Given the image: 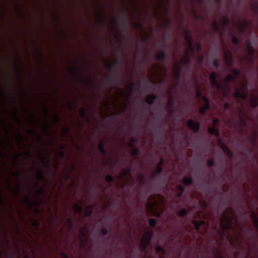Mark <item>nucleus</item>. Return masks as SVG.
<instances>
[{
  "instance_id": "obj_19",
  "label": "nucleus",
  "mask_w": 258,
  "mask_h": 258,
  "mask_svg": "<svg viewBox=\"0 0 258 258\" xmlns=\"http://www.w3.org/2000/svg\"><path fill=\"white\" fill-rule=\"evenodd\" d=\"M174 104H175V100L173 96H171L169 98V101L168 103V107L170 108L171 110V115L173 114V110L174 108Z\"/></svg>"
},
{
  "instance_id": "obj_24",
  "label": "nucleus",
  "mask_w": 258,
  "mask_h": 258,
  "mask_svg": "<svg viewBox=\"0 0 258 258\" xmlns=\"http://www.w3.org/2000/svg\"><path fill=\"white\" fill-rule=\"evenodd\" d=\"M108 232H109V230L107 228H102L100 231V233H99V230L98 229V244L99 243V234H101L102 236H106L108 234ZM98 253H99V245H98Z\"/></svg>"
},
{
  "instance_id": "obj_45",
  "label": "nucleus",
  "mask_w": 258,
  "mask_h": 258,
  "mask_svg": "<svg viewBox=\"0 0 258 258\" xmlns=\"http://www.w3.org/2000/svg\"><path fill=\"white\" fill-rule=\"evenodd\" d=\"M36 178L38 180H42L43 179V174L39 170H38L36 172Z\"/></svg>"
},
{
  "instance_id": "obj_52",
  "label": "nucleus",
  "mask_w": 258,
  "mask_h": 258,
  "mask_svg": "<svg viewBox=\"0 0 258 258\" xmlns=\"http://www.w3.org/2000/svg\"><path fill=\"white\" fill-rule=\"evenodd\" d=\"M222 23H223V25L224 26H227L229 25L230 21L228 18H225L223 19Z\"/></svg>"
},
{
  "instance_id": "obj_25",
  "label": "nucleus",
  "mask_w": 258,
  "mask_h": 258,
  "mask_svg": "<svg viewBox=\"0 0 258 258\" xmlns=\"http://www.w3.org/2000/svg\"><path fill=\"white\" fill-rule=\"evenodd\" d=\"M189 50H187L184 54L185 59L183 60L182 63L183 65H186L187 63L191 62V59L189 57Z\"/></svg>"
},
{
  "instance_id": "obj_48",
  "label": "nucleus",
  "mask_w": 258,
  "mask_h": 258,
  "mask_svg": "<svg viewBox=\"0 0 258 258\" xmlns=\"http://www.w3.org/2000/svg\"><path fill=\"white\" fill-rule=\"evenodd\" d=\"M74 210L75 212L78 213H81V212H82V208L81 207H80L79 206H78L77 204H76L74 206Z\"/></svg>"
},
{
  "instance_id": "obj_60",
  "label": "nucleus",
  "mask_w": 258,
  "mask_h": 258,
  "mask_svg": "<svg viewBox=\"0 0 258 258\" xmlns=\"http://www.w3.org/2000/svg\"><path fill=\"white\" fill-rule=\"evenodd\" d=\"M30 122L32 123V124H34L35 123V117L33 115H31L30 117Z\"/></svg>"
},
{
  "instance_id": "obj_49",
  "label": "nucleus",
  "mask_w": 258,
  "mask_h": 258,
  "mask_svg": "<svg viewBox=\"0 0 258 258\" xmlns=\"http://www.w3.org/2000/svg\"><path fill=\"white\" fill-rule=\"evenodd\" d=\"M190 49L192 51H194V50H195V48H194V44H193V41H192V40L191 39L190 40H189L187 42Z\"/></svg>"
},
{
  "instance_id": "obj_61",
  "label": "nucleus",
  "mask_w": 258,
  "mask_h": 258,
  "mask_svg": "<svg viewBox=\"0 0 258 258\" xmlns=\"http://www.w3.org/2000/svg\"><path fill=\"white\" fill-rule=\"evenodd\" d=\"M27 134L29 135H35L36 134L35 131L33 130H28L26 131Z\"/></svg>"
},
{
  "instance_id": "obj_29",
  "label": "nucleus",
  "mask_w": 258,
  "mask_h": 258,
  "mask_svg": "<svg viewBox=\"0 0 258 258\" xmlns=\"http://www.w3.org/2000/svg\"><path fill=\"white\" fill-rule=\"evenodd\" d=\"M49 126L47 123L45 122L42 124L41 126V130L43 134H46L47 131L49 128Z\"/></svg>"
},
{
  "instance_id": "obj_38",
  "label": "nucleus",
  "mask_w": 258,
  "mask_h": 258,
  "mask_svg": "<svg viewBox=\"0 0 258 258\" xmlns=\"http://www.w3.org/2000/svg\"><path fill=\"white\" fill-rule=\"evenodd\" d=\"M92 212V207L88 206L85 210V214L86 216H90Z\"/></svg>"
},
{
  "instance_id": "obj_5",
  "label": "nucleus",
  "mask_w": 258,
  "mask_h": 258,
  "mask_svg": "<svg viewBox=\"0 0 258 258\" xmlns=\"http://www.w3.org/2000/svg\"><path fill=\"white\" fill-rule=\"evenodd\" d=\"M187 125L189 128L195 133H198L200 129L201 124L199 121H195L192 119H189L187 122Z\"/></svg>"
},
{
  "instance_id": "obj_36",
  "label": "nucleus",
  "mask_w": 258,
  "mask_h": 258,
  "mask_svg": "<svg viewBox=\"0 0 258 258\" xmlns=\"http://www.w3.org/2000/svg\"><path fill=\"white\" fill-rule=\"evenodd\" d=\"M232 73L233 74V76L235 77V79L238 77L240 75V71L236 68H234L232 71Z\"/></svg>"
},
{
  "instance_id": "obj_18",
  "label": "nucleus",
  "mask_w": 258,
  "mask_h": 258,
  "mask_svg": "<svg viewBox=\"0 0 258 258\" xmlns=\"http://www.w3.org/2000/svg\"><path fill=\"white\" fill-rule=\"evenodd\" d=\"M156 99L157 96L154 94H152L147 96L146 102L149 105H153Z\"/></svg>"
},
{
  "instance_id": "obj_35",
  "label": "nucleus",
  "mask_w": 258,
  "mask_h": 258,
  "mask_svg": "<svg viewBox=\"0 0 258 258\" xmlns=\"http://www.w3.org/2000/svg\"><path fill=\"white\" fill-rule=\"evenodd\" d=\"M253 219V224L255 227L258 230V217L255 215L254 212H252Z\"/></svg>"
},
{
  "instance_id": "obj_16",
  "label": "nucleus",
  "mask_w": 258,
  "mask_h": 258,
  "mask_svg": "<svg viewBox=\"0 0 258 258\" xmlns=\"http://www.w3.org/2000/svg\"><path fill=\"white\" fill-rule=\"evenodd\" d=\"M208 132L212 135H215L216 137H219V131L217 127L213 126V127H209Z\"/></svg>"
},
{
  "instance_id": "obj_62",
  "label": "nucleus",
  "mask_w": 258,
  "mask_h": 258,
  "mask_svg": "<svg viewBox=\"0 0 258 258\" xmlns=\"http://www.w3.org/2000/svg\"><path fill=\"white\" fill-rule=\"evenodd\" d=\"M198 61L200 63H202L204 60V57L203 55H200L198 56Z\"/></svg>"
},
{
  "instance_id": "obj_40",
  "label": "nucleus",
  "mask_w": 258,
  "mask_h": 258,
  "mask_svg": "<svg viewBox=\"0 0 258 258\" xmlns=\"http://www.w3.org/2000/svg\"><path fill=\"white\" fill-rule=\"evenodd\" d=\"M187 213H188V211L186 209H182L178 212V214L179 216L183 217L184 216H185L186 215H187Z\"/></svg>"
},
{
  "instance_id": "obj_6",
  "label": "nucleus",
  "mask_w": 258,
  "mask_h": 258,
  "mask_svg": "<svg viewBox=\"0 0 258 258\" xmlns=\"http://www.w3.org/2000/svg\"><path fill=\"white\" fill-rule=\"evenodd\" d=\"M225 61L228 66H232L234 63L233 56L231 52L227 50L224 53Z\"/></svg>"
},
{
  "instance_id": "obj_54",
  "label": "nucleus",
  "mask_w": 258,
  "mask_h": 258,
  "mask_svg": "<svg viewBox=\"0 0 258 258\" xmlns=\"http://www.w3.org/2000/svg\"><path fill=\"white\" fill-rule=\"evenodd\" d=\"M52 121L53 124H55L58 121V116L57 114H54L52 118Z\"/></svg>"
},
{
  "instance_id": "obj_2",
  "label": "nucleus",
  "mask_w": 258,
  "mask_h": 258,
  "mask_svg": "<svg viewBox=\"0 0 258 258\" xmlns=\"http://www.w3.org/2000/svg\"><path fill=\"white\" fill-rule=\"evenodd\" d=\"M119 64V60L116 59L113 62L108 61L105 65V68L109 71L106 76V82L110 86L118 85L121 82V72Z\"/></svg>"
},
{
  "instance_id": "obj_31",
  "label": "nucleus",
  "mask_w": 258,
  "mask_h": 258,
  "mask_svg": "<svg viewBox=\"0 0 258 258\" xmlns=\"http://www.w3.org/2000/svg\"><path fill=\"white\" fill-rule=\"evenodd\" d=\"M9 189L11 190V192L14 195H17L19 192V186H16L14 188H11L10 186L8 187Z\"/></svg>"
},
{
  "instance_id": "obj_22",
  "label": "nucleus",
  "mask_w": 258,
  "mask_h": 258,
  "mask_svg": "<svg viewBox=\"0 0 258 258\" xmlns=\"http://www.w3.org/2000/svg\"><path fill=\"white\" fill-rule=\"evenodd\" d=\"M250 104L252 108H256L258 106V98L256 97L252 96L250 99Z\"/></svg>"
},
{
  "instance_id": "obj_57",
  "label": "nucleus",
  "mask_w": 258,
  "mask_h": 258,
  "mask_svg": "<svg viewBox=\"0 0 258 258\" xmlns=\"http://www.w3.org/2000/svg\"><path fill=\"white\" fill-rule=\"evenodd\" d=\"M177 189H178V190H179V191L180 192H184V188L183 187V186L181 185H177Z\"/></svg>"
},
{
  "instance_id": "obj_14",
  "label": "nucleus",
  "mask_w": 258,
  "mask_h": 258,
  "mask_svg": "<svg viewBox=\"0 0 258 258\" xmlns=\"http://www.w3.org/2000/svg\"><path fill=\"white\" fill-rule=\"evenodd\" d=\"M221 148L223 152L227 155L229 157L232 158L233 157V154L232 152L229 149V148L224 144H221Z\"/></svg>"
},
{
  "instance_id": "obj_1",
  "label": "nucleus",
  "mask_w": 258,
  "mask_h": 258,
  "mask_svg": "<svg viewBox=\"0 0 258 258\" xmlns=\"http://www.w3.org/2000/svg\"><path fill=\"white\" fill-rule=\"evenodd\" d=\"M99 52H100V47H98V189L100 186V184L99 183V179L100 178V173H99V153H101L104 156H107L109 158V164L110 166L112 167H114L115 165V163H113V158L112 157V154L113 153V147L111 146H109L108 147V152L104 149L103 146L99 142V132L100 130V106H99V101L101 97V91H100V83L99 81V78L100 76V57H99ZM100 195L99 191H98V223L99 222V204L100 202Z\"/></svg>"
},
{
  "instance_id": "obj_12",
  "label": "nucleus",
  "mask_w": 258,
  "mask_h": 258,
  "mask_svg": "<svg viewBox=\"0 0 258 258\" xmlns=\"http://www.w3.org/2000/svg\"><path fill=\"white\" fill-rule=\"evenodd\" d=\"M156 59L160 61H163L166 60V53L164 51H160L156 55Z\"/></svg>"
},
{
  "instance_id": "obj_46",
  "label": "nucleus",
  "mask_w": 258,
  "mask_h": 258,
  "mask_svg": "<svg viewBox=\"0 0 258 258\" xmlns=\"http://www.w3.org/2000/svg\"><path fill=\"white\" fill-rule=\"evenodd\" d=\"M11 113L13 116V119L15 121L18 122L19 120L17 117V111L16 110H12Z\"/></svg>"
},
{
  "instance_id": "obj_21",
  "label": "nucleus",
  "mask_w": 258,
  "mask_h": 258,
  "mask_svg": "<svg viewBox=\"0 0 258 258\" xmlns=\"http://www.w3.org/2000/svg\"><path fill=\"white\" fill-rule=\"evenodd\" d=\"M22 203H28V206L30 208H32L34 205L38 206L39 204L37 202H30L27 197H25L22 200Z\"/></svg>"
},
{
  "instance_id": "obj_43",
  "label": "nucleus",
  "mask_w": 258,
  "mask_h": 258,
  "mask_svg": "<svg viewBox=\"0 0 258 258\" xmlns=\"http://www.w3.org/2000/svg\"><path fill=\"white\" fill-rule=\"evenodd\" d=\"M242 91L237 89L236 91L233 94V96L236 98L239 101V99L240 98Z\"/></svg>"
},
{
  "instance_id": "obj_23",
  "label": "nucleus",
  "mask_w": 258,
  "mask_h": 258,
  "mask_svg": "<svg viewBox=\"0 0 258 258\" xmlns=\"http://www.w3.org/2000/svg\"><path fill=\"white\" fill-rule=\"evenodd\" d=\"M150 243L147 242V241H145V240H143L142 239L141 240L140 245V248L142 251H146L147 248V246L149 245Z\"/></svg>"
},
{
  "instance_id": "obj_27",
  "label": "nucleus",
  "mask_w": 258,
  "mask_h": 258,
  "mask_svg": "<svg viewBox=\"0 0 258 258\" xmlns=\"http://www.w3.org/2000/svg\"><path fill=\"white\" fill-rule=\"evenodd\" d=\"M183 182L184 185H190L193 183L194 180L191 177H185L183 178Z\"/></svg>"
},
{
  "instance_id": "obj_33",
  "label": "nucleus",
  "mask_w": 258,
  "mask_h": 258,
  "mask_svg": "<svg viewBox=\"0 0 258 258\" xmlns=\"http://www.w3.org/2000/svg\"><path fill=\"white\" fill-rule=\"evenodd\" d=\"M212 28L216 32H218L219 30V25L216 20H214L212 23Z\"/></svg>"
},
{
  "instance_id": "obj_63",
  "label": "nucleus",
  "mask_w": 258,
  "mask_h": 258,
  "mask_svg": "<svg viewBox=\"0 0 258 258\" xmlns=\"http://www.w3.org/2000/svg\"><path fill=\"white\" fill-rule=\"evenodd\" d=\"M197 87H198V88H197V95L198 97H200L202 95V93L200 91V89L199 86H198Z\"/></svg>"
},
{
  "instance_id": "obj_55",
  "label": "nucleus",
  "mask_w": 258,
  "mask_h": 258,
  "mask_svg": "<svg viewBox=\"0 0 258 258\" xmlns=\"http://www.w3.org/2000/svg\"><path fill=\"white\" fill-rule=\"evenodd\" d=\"M232 107V106L229 103H225L224 104V108L225 110H229L231 109Z\"/></svg>"
},
{
  "instance_id": "obj_64",
  "label": "nucleus",
  "mask_w": 258,
  "mask_h": 258,
  "mask_svg": "<svg viewBox=\"0 0 258 258\" xmlns=\"http://www.w3.org/2000/svg\"><path fill=\"white\" fill-rule=\"evenodd\" d=\"M39 224V223L37 221H33L32 222V225L35 227H37Z\"/></svg>"
},
{
  "instance_id": "obj_58",
  "label": "nucleus",
  "mask_w": 258,
  "mask_h": 258,
  "mask_svg": "<svg viewBox=\"0 0 258 258\" xmlns=\"http://www.w3.org/2000/svg\"><path fill=\"white\" fill-rule=\"evenodd\" d=\"M134 26L136 28L138 29H141L142 27V25L141 23H137L134 25Z\"/></svg>"
},
{
  "instance_id": "obj_7",
  "label": "nucleus",
  "mask_w": 258,
  "mask_h": 258,
  "mask_svg": "<svg viewBox=\"0 0 258 258\" xmlns=\"http://www.w3.org/2000/svg\"><path fill=\"white\" fill-rule=\"evenodd\" d=\"M203 99L205 104L204 106L200 109L199 112L201 114L205 115L206 113V111L210 108V104L209 99L207 97L204 96Z\"/></svg>"
},
{
  "instance_id": "obj_50",
  "label": "nucleus",
  "mask_w": 258,
  "mask_h": 258,
  "mask_svg": "<svg viewBox=\"0 0 258 258\" xmlns=\"http://www.w3.org/2000/svg\"><path fill=\"white\" fill-rule=\"evenodd\" d=\"M247 96H248V95H247V92H246L244 91H242L240 99H243L246 100L247 98Z\"/></svg>"
},
{
  "instance_id": "obj_39",
  "label": "nucleus",
  "mask_w": 258,
  "mask_h": 258,
  "mask_svg": "<svg viewBox=\"0 0 258 258\" xmlns=\"http://www.w3.org/2000/svg\"><path fill=\"white\" fill-rule=\"evenodd\" d=\"M105 180L108 183H111L114 181V178L111 174H107L105 177Z\"/></svg>"
},
{
  "instance_id": "obj_30",
  "label": "nucleus",
  "mask_w": 258,
  "mask_h": 258,
  "mask_svg": "<svg viewBox=\"0 0 258 258\" xmlns=\"http://www.w3.org/2000/svg\"><path fill=\"white\" fill-rule=\"evenodd\" d=\"M156 250L157 252L161 254L162 256H163L166 253V250L161 246H156Z\"/></svg>"
},
{
  "instance_id": "obj_51",
  "label": "nucleus",
  "mask_w": 258,
  "mask_h": 258,
  "mask_svg": "<svg viewBox=\"0 0 258 258\" xmlns=\"http://www.w3.org/2000/svg\"><path fill=\"white\" fill-rule=\"evenodd\" d=\"M215 163L212 159H209L207 161V165L209 167H213L215 165Z\"/></svg>"
},
{
  "instance_id": "obj_28",
  "label": "nucleus",
  "mask_w": 258,
  "mask_h": 258,
  "mask_svg": "<svg viewBox=\"0 0 258 258\" xmlns=\"http://www.w3.org/2000/svg\"><path fill=\"white\" fill-rule=\"evenodd\" d=\"M235 77H234L233 75H228L226 78H225V83H226V84L225 85H227V86H228L229 87V88L230 89V87H229V86L228 85V83L229 82H232L234 80H235Z\"/></svg>"
},
{
  "instance_id": "obj_32",
  "label": "nucleus",
  "mask_w": 258,
  "mask_h": 258,
  "mask_svg": "<svg viewBox=\"0 0 258 258\" xmlns=\"http://www.w3.org/2000/svg\"><path fill=\"white\" fill-rule=\"evenodd\" d=\"M137 177L140 181V184H144L145 183V182L144 181L145 175L141 173H138L137 175Z\"/></svg>"
},
{
  "instance_id": "obj_20",
  "label": "nucleus",
  "mask_w": 258,
  "mask_h": 258,
  "mask_svg": "<svg viewBox=\"0 0 258 258\" xmlns=\"http://www.w3.org/2000/svg\"><path fill=\"white\" fill-rule=\"evenodd\" d=\"M163 163H164V160L162 158H161L159 163L157 164V165L156 166L157 174H160L163 172V168L162 167V165H163Z\"/></svg>"
},
{
  "instance_id": "obj_10",
  "label": "nucleus",
  "mask_w": 258,
  "mask_h": 258,
  "mask_svg": "<svg viewBox=\"0 0 258 258\" xmlns=\"http://www.w3.org/2000/svg\"><path fill=\"white\" fill-rule=\"evenodd\" d=\"M153 235V229L149 228L145 232L144 238L142 239L145 241H147V242L150 243L152 239Z\"/></svg>"
},
{
  "instance_id": "obj_15",
  "label": "nucleus",
  "mask_w": 258,
  "mask_h": 258,
  "mask_svg": "<svg viewBox=\"0 0 258 258\" xmlns=\"http://www.w3.org/2000/svg\"><path fill=\"white\" fill-rule=\"evenodd\" d=\"M193 224L195 227V229L197 231H199L200 230L201 226L205 225V222L203 220H194L193 221Z\"/></svg>"
},
{
  "instance_id": "obj_11",
  "label": "nucleus",
  "mask_w": 258,
  "mask_h": 258,
  "mask_svg": "<svg viewBox=\"0 0 258 258\" xmlns=\"http://www.w3.org/2000/svg\"><path fill=\"white\" fill-rule=\"evenodd\" d=\"M88 235V230L86 228H82L80 231V239H81V245H83V242L86 241Z\"/></svg>"
},
{
  "instance_id": "obj_8",
  "label": "nucleus",
  "mask_w": 258,
  "mask_h": 258,
  "mask_svg": "<svg viewBox=\"0 0 258 258\" xmlns=\"http://www.w3.org/2000/svg\"><path fill=\"white\" fill-rule=\"evenodd\" d=\"M212 86L215 87L219 90H225L227 89L228 91H230V88L227 85H223L220 84L217 80L211 81Z\"/></svg>"
},
{
  "instance_id": "obj_17",
  "label": "nucleus",
  "mask_w": 258,
  "mask_h": 258,
  "mask_svg": "<svg viewBox=\"0 0 258 258\" xmlns=\"http://www.w3.org/2000/svg\"><path fill=\"white\" fill-rule=\"evenodd\" d=\"M182 70V68L179 64L176 65V66L175 67V79H179L180 78V74Z\"/></svg>"
},
{
  "instance_id": "obj_3",
  "label": "nucleus",
  "mask_w": 258,
  "mask_h": 258,
  "mask_svg": "<svg viewBox=\"0 0 258 258\" xmlns=\"http://www.w3.org/2000/svg\"><path fill=\"white\" fill-rule=\"evenodd\" d=\"M228 210H232L231 208H228L221 213V221L220 222V227L222 232L224 234L225 231L232 228V219L230 218L227 214Z\"/></svg>"
},
{
  "instance_id": "obj_53",
  "label": "nucleus",
  "mask_w": 258,
  "mask_h": 258,
  "mask_svg": "<svg viewBox=\"0 0 258 258\" xmlns=\"http://www.w3.org/2000/svg\"><path fill=\"white\" fill-rule=\"evenodd\" d=\"M213 64L214 67L215 69H219V68L220 67L219 61L217 60H215L213 61Z\"/></svg>"
},
{
  "instance_id": "obj_9",
  "label": "nucleus",
  "mask_w": 258,
  "mask_h": 258,
  "mask_svg": "<svg viewBox=\"0 0 258 258\" xmlns=\"http://www.w3.org/2000/svg\"><path fill=\"white\" fill-rule=\"evenodd\" d=\"M247 46L249 55L248 60L249 61L253 62L254 61L253 56L255 53V49L252 47L249 41L247 42Z\"/></svg>"
},
{
  "instance_id": "obj_4",
  "label": "nucleus",
  "mask_w": 258,
  "mask_h": 258,
  "mask_svg": "<svg viewBox=\"0 0 258 258\" xmlns=\"http://www.w3.org/2000/svg\"><path fill=\"white\" fill-rule=\"evenodd\" d=\"M120 112H109L105 116V119L107 120L106 121V126L108 128V130L109 132H111L114 130L113 123L114 122V118L116 116L119 115Z\"/></svg>"
},
{
  "instance_id": "obj_59",
  "label": "nucleus",
  "mask_w": 258,
  "mask_h": 258,
  "mask_svg": "<svg viewBox=\"0 0 258 258\" xmlns=\"http://www.w3.org/2000/svg\"><path fill=\"white\" fill-rule=\"evenodd\" d=\"M183 31V33L184 34V36L190 35V31L189 30H187L186 29H184Z\"/></svg>"
},
{
  "instance_id": "obj_13",
  "label": "nucleus",
  "mask_w": 258,
  "mask_h": 258,
  "mask_svg": "<svg viewBox=\"0 0 258 258\" xmlns=\"http://www.w3.org/2000/svg\"><path fill=\"white\" fill-rule=\"evenodd\" d=\"M118 23L117 20L114 18H112L109 23V30L112 34L116 30V24Z\"/></svg>"
},
{
  "instance_id": "obj_34",
  "label": "nucleus",
  "mask_w": 258,
  "mask_h": 258,
  "mask_svg": "<svg viewBox=\"0 0 258 258\" xmlns=\"http://www.w3.org/2000/svg\"><path fill=\"white\" fill-rule=\"evenodd\" d=\"M136 90V84L133 82H132L130 84V90L131 93L128 95V97H130L131 95L134 93Z\"/></svg>"
},
{
  "instance_id": "obj_47",
  "label": "nucleus",
  "mask_w": 258,
  "mask_h": 258,
  "mask_svg": "<svg viewBox=\"0 0 258 258\" xmlns=\"http://www.w3.org/2000/svg\"><path fill=\"white\" fill-rule=\"evenodd\" d=\"M149 223L151 226L154 227L156 225L157 221L155 219L151 218L149 220Z\"/></svg>"
},
{
  "instance_id": "obj_26",
  "label": "nucleus",
  "mask_w": 258,
  "mask_h": 258,
  "mask_svg": "<svg viewBox=\"0 0 258 258\" xmlns=\"http://www.w3.org/2000/svg\"><path fill=\"white\" fill-rule=\"evenodd\" d=\"M16 142L18 144H21L23 143L24 139L21 135L17 134L15 135Z\"/></svg>"
},
{
  "instance_id": "obj_37",
  "label": "nucleus",
  "mask_w": 258,
  "mask_h": 258,
  "mask_svg": "<svg viewBox=\"0 0 258 258\" xmlns=\"http://www.w3.org/2000/svg\"><path fill=\"white\" fill-rule=\"evenodd\" d=\"M139 154L140 150L137 147L133 148L132 151L131 152V154L134 156H137L138 155H139Z\"/></svg>"
},
{
  "instance_id": "obj_42",
  "label": "nucleus",
  "mask_w": 258,
  "mask_h": 258,
  "mask_svg": "<svg viewBox=\"0 0 258 258\" xmlns=\"http://www.w3.org/2000/svg\"><path fill=\"white\" fill-rule=\"evenodd\" d=\"M131 172H132V168L130 167L127 168V169H125L123 172V176L124 177L126 175L131 176Z\"/></svg>"
},
{
  "instance_id": "obj_41",
  "label": "nucleus",
  "mask_w": 258,
  "mask_h": 258,
  "mask_svg": "<svg viewBox=\"0 0 258 258\" xmlns=\"http://www.w3.org/2000/svg\"><path fill=\"white\" fill-rule=\"evenodd\" d=\"M218 77H219V75L218 74H217L215 72H213L210 75V81L217 80V78H218Z\"/></svg>"
},
{
  "instance_id": "obj_44",
  "label": "nucleus",
  "mask_w": 258,
  "mask_h": 258,
  "mask_svg": "<svg viewBox=\"0 0 258 258\" xmlns=\"http://www.w3.org/2000/svg\"><path fill=\"white\" fill-rule=\"evenodd\" d=\"M232 42L233 44L235 45H237L239 44V40L238 38L235 36H233L232 37Z\"/></svg>"
},
{
  "instance_id": "obj_56",
  "label": "nucleus",
  "mask_w": 258,
  "mask_h": 258,
  "mask_svg": "<svg viewBox=\"0 0 258 258\" xmlns=\"http://www.w3.org/2000/svg\"><path fill=\"white\" fill-rule=\"evenodd\" d=\"M220 121L218 118H214L213 120V126L216 127V126L219 124Z\"/></svg>"
}]
</instances>
